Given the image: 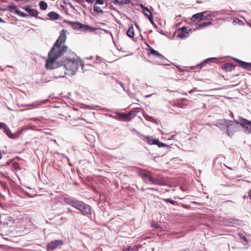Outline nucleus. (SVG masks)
<instances>
[{
  "mask_svg": "<svg viewBox=\"0 0 251 251\" xmlns=\"http://www.w3.org/2000/svg\"><path fill=\"white\" fill-rule=\"evenodd\" d=\"M149 181L151 182L152 183L156 185H161L162 184L161 181L160 179L152 177V176L150 178Z\"/></svg>",
  "mask_w": 251,
  "mask_h": 251,
  "instance_id": "obj_25",
  "label": "nucleus"
},
{
  "mask_svg": "<svg viewBox=\"0 0 251 251\" xmlns=\"http://www.w3.org/2000/svg\"><path fill=\"white\" fill-rule=\"evenodd\" d=\"M64 244L62 240H56L49 243L47 245V249L48 251H52L62 246Z\"/></svg>",
  "mask_w": 251,
  "mask_h": 251,
  "instance_id": "obj_8",
  "label": "nucleus"
},
{
  "mask_svg": "<svg viewBox=\"0 0 251 251\" xmlns=\"http://www.w3.org/2000/svg\"><path fill=\"white\" fill-rule=\"evenodd\" d=\"M39 6L41 9L43 10L47 9L48 7L47 3L44 1H41L39 3Z\"/></svg>",
  "mask_w": 251,
  "mask_h": 251,
  "instance_id": "obj_29",
  "label": "nucleus"
},
{
  "mask_svg": "<svg viewBox=\"0 0 251 251\" xmlns=\"http://www.w3.org/2000/svg\"><path fill=\"white\" fill-rule=\"evenodd\" d=\"M4 21L2 19L0 18V23H3Z\"/></svg>",
  "mask_w": 251,
  "mask_h": 251,
  "instance_id": "obj_45",
  "label": "nucleus"
},
{
  "mask_svg": "<svg viewBox=\"0 0 251 251\" xmlns=\"http://www.w3.org/2000/svg\"><path fill=\"white\" fill-rule=\"evenodd\" d=\"M64 201L66 203L80 210L83 214H91L90 206L82 201L70 198H65Z\"/></svg>",
  "mask_w": 251,
  "mask_h": 251,
  "instance_id": "obj_3",
  "label": "nucleus"
},
{
  "mask_svg": "<svg viewBox=\"0 0 251 251\" xmlns=\"http://www.w3.org/2000/svg\"><path fill=\"white\" fill-rule=\"evenodd\" d=\"M151 226L152 227H154L155 228H158L159 227V226L155 222H152L151 224Z\"/></svg>",
  "mask_w": 251,
  "mask_h": 251,
  "instance_id": "obj_38",
  "label": "nucleus"
},
{
  "mask_svg": "<svg viewBox=\"0 0 251 251\" xmlns=\"http://www.w3.org/2000/svg\"><path fill=\"white\" fill-rule=\"evenodd\" d=\"M189 32L185 26H183L178 29L177 31L176 36L179 38H183L188 36Z\"/></svg>",
  "mask_w": 251,
  "mask_h": 251,
  "instance_id": "obj_13",
  "label": "nucleus"
},
{
  "mask_svg": "<svg viewBox=\"0 0 251 251\" xmlns=\"http://www.w3.org/2000/svg\"><path fill=\"white\" fill-rule=\"evenodd\" d=\"M17 15H19L21 16V17H27L28 16L27 14L21 11L20 10H19V11L17 13Z\"/></svg>",
  "mask_w": 251,
  "mask_h": 251,
  "instance_id": "obj_35",
  "label": "nucleus"
},
{
  "mask_svg": "<svg viewBox=\"0 0 251 251\" xmlns=\"http://www.w3.org/2000/svg\"><path fill=\"white\" fill-rule=\"evenodd\" d=\"M141 177L144 179V181L146 182L147 180L149 181L150 178L151 177V176L148 174V173L143 172L140 173Z\"/></svg>",
  "mask_w": 251,
  "mask_h": 251,
  "instance_id": "obj_23",
  "label": "nucleus"
},
{
  "mask_svg": "<svg viewBox=\"0 0 251 251\" xmlns=\"http://www.w3.org/2000/svg\"><path fill=\"white\" fill-rule=\"evenodd\" d=\"M93 8H94V11L95 12H97L98 13H101V14H103V13L102 9L99 6L96 5V4H94Z\"/></svg>",
  "mask_w": 251,
  "mask_h": 251,
  "instance_id": "obj_30",
  "label": "nucleus"
},
{
  "mask_svg": "<svg viewBox=\"0 0 251 251\" xmlns=\"http://www.w3.org/2000/svg\"><path fill=\"white\" fill-rule=\"evenodd\" d=\"M87 2H89V3H93L95 0H85Z\"/></svg>",
  "mask_w": 251,
  "mask_h": 251,
  "instance_id": "obj_41",
  "label": "nucleus"
},
{
  "mask_svg": "<svg viewBox=\"0 0 251 251\" xmlns=\"http://www.w3.org/2000/svg\"><path fill=\"white\" fill-rule=\"evenodd\" d=\"M66 31L63 29L60 33V35L54 44L64 46L63 44L65 43L66 40Z\"/></svg>",
  "mask_w": 251,
  "mask_h": 251,
  "instance_id": "obj_11",
  "label": "nucleus"
},
{
  "mask_svg": "<svg viewBox=\"0 0 251 251\" xmlns=\"http://www.w3.org/2000/svg\"><path fill=\"white\" fill-rule=\"evenodd\" d=\"M216 126L222 130L226 131L227 126H232V121L226 119H221L218 120Z\"/></svg>",
  "mask_w": 251,
  "mask_h": 251,
  "instance_id": "obj_7",
  "label": "nucleus"
},
{
  "mask_svg": "<svg viewBox=\"0 0 251 251\" xmlns=\"http://www.w3.org/2000/svg\"><path fill=\"white\" fill-rule=\"evenodd\" d=\"M211 12L207 11L198 13L193 15L191 18V21L193 23H198L203 20L207 19L212 16Z\"/></svg>",
  "mask_w": 251,
  "mask_h": 251,
  "instance_id": "obj_5",
  "label": "nucleus"
},
{
  "mask_svg": "<svg viewBox=\"0 0 251 251\" xmlns=\"http://www.w3.org/2000/svg\"><path fill=\"white\" fill-rule=\"evenodd\" d=\"M147 189L152 190V191H158V189L157 188H147Z\"/></svg>",
  "mask_w": 251,
  "mask_h": 251,
  "instance_id": "obj_40",
  "label": "nucleus"
},
{
  "mask_svg": "<svg viewBox=\"0 0 251 251\" xmlns=\"http://www.w3.org/2000/svg\"><path fill=\"white\" fill-rule=\"evenodd\" d=\"M127 35L130 37L133 38L134 36V28L132 26H130L127 31Z\"/></svg>",
  "mask_w": 251,
  "mask_h": 251,
  "instance_id": "obj_28",
  "label": "nucleus"
},
{
  "mask_svg": "<svg viewBox=\"0 0 251 251\" xmlns=\"http://www.w3.org/2000/svg\"><path fill=\"white\" fill-rule=\"evenodd\" d=\"M68 50L66 46H60L54 44L48 54V57L46 60L45 67L48 70L54 69L57 68V64L55 61L64 55Z\"/></svg>",
  "mask_w": 251,
  "mask_h": 251,
  "instance_id": "obj_1",
  "label": "nucleus"
},
{
  "mask_svg": "<svg viewBox=\"0 0 251 251\" xmlns=\"http://www.w3.org/2000/svg\"><path fill=\"white\" fill-rule=\"evenodd\" d=\"M124 251H137V248L136 246H129Z\"/></svg>",
  "mask_w": 251,
  "mask_h": 251,
  "instance_id": "obj_31",
  "label": "nucleus"
},
{
  "mask_svg": "<svg viewBox=\"0 0 251 251\" xmlns=\"http://www.w3.org/2000/svg\"><path fill=\"white\" fill-rule=\"evenodd\" d=\"M118 83L120 85V86L123 88V89L125 90L126 89V86L124 84V83L121 81H119Z\"/></svg>",
  "mask_w": 251,
  "mask_h": 251,
  "instance_id": "obj_39",
  "label": "nucleus"
},
{
  "mask_svg": "<svg viewBox=\"0 0 251 251\" xmlns=\"http://www.w3.org/2000/svg\"><path fill=\"white\" fill-rule=\"evenodd\" d=\"M48 15L52 20H57L59 18V15L54 12H50Z\"/></svg>",
  "mask_w": 251,
  "mask_h": 251,
  "instance_id": "obj_26",
  "label": "nucleus"
},
{
  "mask_svg": "<svg viewBox=\"0 0 251 251\" xmlns=\"http://www.w3.org/2000/svg\"><path fill=\"white\" fill-rule=\"evenodd\" d=\"M67 23L69 24L70 25H71L73 29L75 30H79L84 32H92L97 30H101L102 31H103L105 33L108 32L107 30L100 28L93 27L88 25H84L78 22L67 21Z\"/></svg>",
  "mask_w": 251,
  "mask_h": 251,
  "instance_id": "obj_4",
  "label": "nucleus"
},
{
  "mask_svg": "<svg viewBox=\"0 0 251 251\" xmlns=\"http://www.w3.org/2000/svg\"><path fill=\"white\" fill-rule=\"evenodd\" d=\"M224 68H231L232 67H233L234 66L231 63L225 64H224Z\"/></svg>",
  "mask_w": 251,
  "mask_h": 251,
  "instance_id": "obj_36",
  "label": "nucleus"
},
{
  "mask_svg": "<svg viewBox=\"0 0 251 251\" xmlns=\"http://www.w3.org/2000/svg\"><path fill=\"white\" fill-rule=\"evenodd\" d=\"M204 64V63H202L200 65H199V66H200V68H201V67Z\"/></svg>",
  "mask_w": 251,
  "mask_h": 251,
  "instance_id": "obj_43",
  "label": "nucleus"
},
{
  "mask_svg": "<svg viewBox=\"0 0 251 251\" xmlns=\"http://www.w3.org/2000/svg\"><path fill=\"white\" fill-rule=\"evenodd\" d=\"M232 126H227L226 132L227 134L229 136L233 135L234 133L235 132L237 129L238 124H237V123L235 124L234 123V122L232 121Z\"/></svg>",
  "mask_w": 251,
  "mask_h": 251,
  "instance_id": "obj_14",
  "label": "nucleus"
},
{
  "mask_svg": "<svg viewBox=\"0 0 251 251\" xmlns=\"http://www.w3.org/2000/svg\"><path fill=\"white\" fill-rule=\"evenodd\" d=\"M249 197L251 200V189L249 191Z\"/></svg>",
  "mask_w": 251,
  "mask_h": 251,
  "instance_id": "obj_42",
  "label": "nucleus"
},
{
  "mask_svg": "<svg viewBox=\"0 0 251 251\" xmlns=\"http://www.w3.org/2000/svg\"><path fill=\"white\" fill-rule=\"evenodd\" d=\"M212 25V23L211 22H203L198 25L197 28H202L205 27L207 26H209Z\"/></svg>",
  "mask_w": 251,
  "mask_h": 251,
  "instance_id": "obj_27",
  "label": "nucleus"
},
{
  "mask_svg": "<svg viewBox=\"0 0 251 251\" xmlns=\"http://www.w3.org/2000/svg\"><path fill=\"white\" fill-rule=\"evenodd\" d=\"M238 235L240 237V239H242L246 243L248 242V240L247 238H246V237L245 236V235L244 234H243L242 233H239L238 234Z\"/></svg>",
  "mask_w": 251,
  "mask_h": 251,
  "instance_id": "obj_32",
  "label": "nucleus"
},
{
  "mask_svg": "<svg viewBox=\"0 0 251 251\" xmlns=\"http://www.w3.org/2000/svg\"><path fill=\"white\" fill-rule=\"evenodd\" d=\"M226 223L230 225H240V221L234 218L228 219Z\"/></svg>",
  "mask_w": 251,
  "mask_h": 251,
  "instance_id": "obj_21",
  "label": "nucleus"
},
{
  "mask_svg": "<svg viewBox=\"0 0 251 251\" xmlns=\"http://www.w3.org/2000/svg\"><path fill=\"white\" fill-rule=\"evenodd\" d=\"M141 190H142V191H144L145 190H144L143 188H142V189H141Z\"/></svg>",
  "mask_w": 251,
  "mask_h": 251,
  "instance_id": "obj_50",
  "label": "nucleus"
},
{
  "mask_svg": "<svg viewBox=\"0 0 251 251\" xmlns=\"http://www.w3.org/2000/svg\"><path fill=\"white\" fill-rule=\"evenodd\" d=\"M95 1H96L95 4H96V5H97L98 4H103V3H104L103 0H95Z\"/></svg>",
  "mask_w": 251,
  "mask_h": 251,
  "instance_id": "obj_37",
  "label": "nucleus"
},
{
  "mask_svg": "<svg viewBox=\"0 0 251 251\" xmlns=\"http://www.w3.org/2000/svg\"><path fill=\"white\" fill-rule=\"evenodd\" d=\"M76 1L79 2L81 0H75Z\"/></svg>",
  "mask_w": 251,
  "mask_h": 251,
  "instance_id": "obj_48",
  "label": "nucleus"
},
{
  "mask_svg": "<svg viewBox=\"0 0 251 251\" xmlns=\"http://www.w3.org/2000/svg\"><path fill=\"white\" fill-rule=\"evenodd\" d=\"M234 121L237 123V124H240V125L245 128L249 132H251V122L248 121V120L240 117L239 119V121Z\"/></svg>",
  "mask_w": 251,
  "mask_h": 251,
  "instance_id": "obj_9",
  "label": "nucleus"
},
{
  "mask_svg": "<svg viewBox=\"0 0 251 251\" xmlns=\"http://www.w3.org/2000/svg\"><path fill=\"white\" fill-rule=\"evenodd\" d=\"M146 140L147 143L150 145H156L159 148L166 147L168 145L165 144L160 142L158 139L153 138L152 137L150 136H144V140Z\"/></svg>",
  "mask_w": 251,
  "mask_h": 251,
  "instance_id": "obj_6",
  "label": "nucleus"
},
{
  "mask_svg": "<svg viewBox=\"0 0 251 251\" xmlns=\"http://www.w3.org/2000/svg\"><path fill=\"white\" fill-rule=\"evenodd\" d=\"M15 0L16 1H20V0Z\"/></svg>",
  "mask_w": 251,
  "mask_h": 251,
  "instance_id": "obj_51",
  "label": "nucleus"
},
{
  "mask_svg": "<svg viewBox=\"0 0 251 251\" xmlns=\"http://www.w3.org/2000/svg\"><path fill=\"white\" fill-rule=\"evenodd\" d=\"M188 103H189L188 100H187L186 99H183L182 100H181V102L180 103V104L182 103L183 105L187 106V105H188Z\"/></svg>",
  "mask_w": 251,
  "mask_h": 251,
  "instance_id": "obj_34",
  "label": "nucleus"
},
{
  "mask_svg": "<svg viewBox=\"0 0 251 251\" xmlns=\"http://www.w3.org/2000/svg\"><path fill=\"white\" fill-rule=\"evenodd\" d=\"M0 9L2 11L9 10L10 12L15 13L17 14L19 10L17 6L14 5H9L7 6L6 8L3 9L1 8Z\"/></svg>",
  "mask_w": 251,
  "mask_h": 251,
  "instance_id": "obj_19",
  "label": "nucleus"
},
{
  "mask_svg": "<svg viewBox=\"0 0 251 251\" xmlns=\"http://www.w3.org/2000/svg\"><path fill=\"white\" fill-rule=\"evenodd\" d=\"M118 116L120 119L123 120L124 121H129L130 120V118L129 117L128 113H119L118 114Z\"/></svg>",
  "mask_w": 251,
  "mask_h": 251,
  "instance_id": "obj_22",
  "label": "nucleus"
},
{
  "mask_svg": "<svg viewBox=\"0 0 251 251\" xmlns=\"http://www.w3.org/2000/svg\"><path fill=\"white\" fill-rule=\"evenodd\" d=\"M151 196L154 197H157V198H158V197L155 196H154V195H153V194H151Z\"/></svg>",
  "mask_w": 251,
  "mask_h": 251,
  "instance_id": "obj_47",
  "label": "nucleus"
},
{
  "mask_svg": "<svg viewBox=\"0 0 251 251\" xmlns=\"http://www.w3.org/2000/svg\"><path fill=\"white\" fill-rule=\"evenodd\" d=\"M142 10L143 11L144 14L146 16H147L150 21V22L151 23L152 25H154L153 20V17L150 11V10L146 7L142 6Z\"/></svg>",
  "mask_w": 251,
  "mask_h": 251,
  "instance_id": "obj_15",
  "label": "nucleus"
},
{
  "mask_svg": "<svg viewBox=\"0 0 251 251\" xmlns=\"http://www.w3.org/2000/svg\"><path fill=\"white\" fill-rule=\"evenodd\" d=\"M2 158V154L1 151H0V159Z\"/></svg>",
  "mask_w": 251,
  "mask_h": 251,
  "instance_id": "obj_46",
  "label": "nucleus"
},
{
  "mask_svg": "<svg viewBox=\"0 0 251 251\" xmlns=\"http://www.w3.org/2000/svg\"><path fill=\"white\" fill-rule=\"evenodd\" d=\"M234 60L236 62L240 67L244 68L248 71L251 70V63L244 62L236 58H234Z\"/></svg>",
  "mask_w": 251,
  "mask_h": 251,
  "instance_id": "obj_12",
  "label": "nucleus"
},
{
  "mask_svg": "<svg viewBox=\"0 0 251 251\" xmlns=\"http://www.w3.org/2000/svg\"><path fill=\"white\" fill-rule=\"evenodd\" d=\"M24 9L32 16L37 17L38 14L37 10L31 8L29 5L24 7Z\"/></svg>",
  "mask_w": 251,
  "mask_h": 251,
  "instance_id": "obj_18",
  "label": "nucleus"
},
{
  "mask_svg": "<svg viewBox=\"0 0 251 251\" xmlns=\"http://www.w3.org/2000/svg\"><path fill=\"white\" fill-rule=\"evenodd\" d=\"M139 109V108L133 109L128 113L130 120L136 116L137 113L139 112L138 110Z\"/></svg>",
  "mask_w": 251,
  "mask_h": 251,
  "instance_id": "obj_24",
  "label": "nucleus"
},
{
  "mask_svg": "<svg viewBox=\"0 0 251 251\" xmlns=\"http://www.w3.org/2000/svg\"><path fill=\"white\" fill-rule=\"evenodd\" d=\"M111 2L115 4L124 5L128 4L130 3L129 0H111Z\"/></svg>",
  "mask_w": 251,
  "mask_h": 251,
  "instance_id": "obj_20",
  "label": "nucleus"
},
{
  "mask_svg": "<svg viewBox=\"0 0 251 251\" xmlns=\"http://www.w3.org/2000/svg\"><path fill=\"white\" fill-rule=\"evenodd\" d=\"M162 200L164 201H165L166 202H170L172 204H173V205H175L176 204V202L175 201L171 200V199H163Z\"/></svg>",
  "mask_w": 251,
  "mask_h": 251,
  "instance_id": "obj_33",
  "label": "nucleus"
},
{
  "mask_svg": "<svg viewBox=\"0 0 251 251\" xmlns=\"http://www.w3.org/2000/svg\"><path fill=\"white\" fill-rule=\"evenodd\" d=\"M150 51L149 53V55H153L154 56L160 59L161 60H165L166 59L164 56L159 53L157 51L154 50L151 47H150Z\"/></svg>",
  "mask_w": 251,
  "mask_h": 251,
  "instance_id": "obj_17",
  "label": "nucleus"
},
{
  "mask_svg": "<svg viewBox=\"0 0 251 251\" xmlns=\"http://www.w3.org/2000/svg\"><path fill=\"white\" fill-rule=\"evenodd\" d=\"M0 129H3V132L8 136V137L11 139H15L18 137V134L12 133L10 129L4 123H0Z\"/></svg>",
  "mask_w": 251,
  "mask_h": 251,
  "instance_id": "obj_10",
  "label": "nucleus"
},
{
  "mask_svg": "<svg viewBox=\"0 0 251 251\" xmlns=\"http://www.w3.org/2000/svg\"><path fill=\"white\" fill-rule=\"evenodd\" d=\"M13 221L9 219V218H6L2 222V225L0 226V227L3 228L5 229H8L10 226L13 225Z\"/></svg>",
  "mask_w": 251,
  "mask_h": 251,
  "instance_id": "obj_16",
  "label": "nucleus"
},
{
  "mask_svg": "<svg viewBox=\"0 0 251 251\" xmlns=\"http://www.w3.org/2000/svg\"><path fill=\"white\" fill-rule=\"evenodd\" d=\"M151 96V95H146V96H145V98H149V97H150Z\"/></svg>",
  "mask_w": 251,
  "mask_h": 251,
  "instance_id": "obj_44",
  "label": "nucleus"
},
{
  "mask_svg": "<svg viewBox=\"0 0 251 251\" xmlns=\"http://www.w3.org/2000/svg\"><path fill=\"white\" fill-rule=\"evenodd\" d=\"M80 65V62L77 59H66L63 62V66H61L56 71L57 77H64L67 73L65 70L71 71L72 74L77 70Z\"/></svg>",
  "mask_w": 251,
  "mask_h": 251,
  "instance_id": "obj_2",
  "label": "nucleus"
},
{
  "mask_svg": "<svg viewBox=\"0 0 251 251\" xmlns=\"http://www.w3.org/2000/svg\"><path fill=\"white\" fill-rule=\"evenodd\" d=\"M197 2V3H201V2L200 1H198V0Z\"/></svg>",
  "mask_w": 251,
  "mask_h": 251,
  "instance_id": "obj_49",
  "label": "nucleus"
}]
</instances>
